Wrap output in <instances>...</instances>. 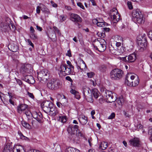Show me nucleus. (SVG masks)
Here are the masks:
<instances>
[{
	"label": "nucleus",
	"mask_w": 152,
	"mask_h": 152,
	"mask_svg": "<svg viewBox=\"0 0 152 152\" xmlns=\"http://www.w3.org/2000/svg\"><path fill=\"white\" fill-rule=\"evenodd\" d=\"M32 70L31 64H23L21 66L20 71L23 74L26 73H29Z\"/></svg>",
	"instance_id": "9d476101"
},
{
	"label": "nucleus",
	"mask_w": 152,
	"mask_h": 152,
	"mask_svg": "<svg viewBox=\"0 0 152 152\" xmlns=\"http://www.w3.org/2000/svg\"><path fill=\"white\" fill-rule=\"evenodd\" d=\"M84 96L85 98L87 101L89 102H93V99L91 94L90 93Z\"/></svg>",
	"instance_id": "4be33fe9"
},
{
	"label": "nucleus",
	"mask_w": 152,
	"mask_h": 152,
	"mask_svg": "<svg viewBox=\"0 0 152 152\" xmlns=\"http://www.w3.org/2000/svg\"><path fill=\"white\" fill-rule=\"evenodd\" d=\"M91 94L93 95L95 99H97L100 94L98 90L96 88H94L92 89L91 91Z\"/></svg>",
	"instance_id": "aec40b11"
},
{
	"label": "nucleus",
	"mask_w": 152,
	"mask_h": 152,
	"mask_svg": "<svg viewBox=\"0 0 152 152\" xmlns=\"http://www.w3.org/2000/svg\"><path fill=\"white\" fill-rule=\"evenodd\" d=\"M133 20L136 23L142 24L144 23L143 15L139 9H134L132 13Z\"/></svg>",
	"instance_id": "7ed1b4c3"
},
{
	"label": "nucleus",
	"mask_w": 152,
	"mask_h": 152,
	"mask_svg": "<svg viewBox=\"0 0 152 152\" xmlns=\"http://www.w3.org/2000/svg\"><path fill=\"white\" fill-rule=\"evenodd\" d=\"M16 81L17 83L19 84L20 86H21L23 83L22 81L18 79H16Z\"/></svg>",
	"instance_id": "3c124183"
},
{
	"label": "nucleus",
	"mask_w": 152,
	"mask_h": 152,
	"mask_svg": "<svg viewBox=\"0 0 152 152\" xmlns=\"http://www.w3.org/2000/svg\"><path fill=\"white\" fill-rule=\"evenodd\" d=\"M3 152H26V150L25 148L21 145L16 146L12 149V146L10 143H7Z\"/></svg>",
	"instance_id": "20e7f679"
},
{
	"label": "nucleus",
	"mask_w": 152,
	"mask_h": 152,
	"mask_svg": "<svg viewBox=\"0 0 152 152\" xmlns=\"http://www.w3.org/2000/svg\"><path fill=\"white\" fill-rule=\"evenodd\" d=\"M147 46V43L145 42L144 43L142 42V41H140L139 43V47L140 48L141 51H142L144 50V48L146 47Z\"/></svg>",
	"instance_id": "a878e982"
},
{
	"label": "nucleus",
	"mask_w": 152,
	"mask_h": 152,
	"mask_svg": "<svg viewBox=\"0 0 152 152\" xmlns=\"http://www.w3.org/2000/svg\"><path fill=\"white\" fill-rule=\"evenodd\" d=\"M66 55L69 57H71L72 56L71 51L70 50L67 51V53H66Z\"/></svg>",
	"instance_id": "864d4df0"
},
{
	"label": "nucleus",
	"mask_w": 152,
	"mask_h": 152,
	"mask_svg": "<svg viewBox=\"0 0 152 152\" xmlns=\"http://www.w3.org/2000/svg\"><path fill=\"white\" fill-rule=\"evenodd\" d=\"M129 142L130 144L134 146L138 147L140 145L139 140L137 138H134L131 140Z\"/></svg>",
	"instance_id": "dca6fc26"
},
{
	"label": "nucleus",
	"mask_w": 152,
	"mask_h": 152,
	"mask_svg": "<svg viewBox=\"0 0 152 152\" xmlns=\"http://www.w3.org/2000/svg\"><path fill=\"white\" fill-rule=\"evenodd\" d=\"M124 75V72L121 69L116 68L111 72L110 74V78L113 80H118L121 79Z\"/></svg>",
	"instance_id": "39448f33"
},
{
	"label": "nucleus",
	"mask_w": 152,
	"mask_h": 152,
	"mask_svg": "<svg viewBox=\"0 0 152 152\" xmlns=\"http://www.w3.org/2000/svg\"><path fill=\"white\" fill-rule=\"evenodd\" d=\"M110 16L112 19L115 23L118 21L120 18V16L117 10L115 8H114L110 11Z\"/></svg>",
	"instance_id": "9b49d317"
},
{
	"label": "nucleus",
	"mask_w": 152,
	"mask_h": 152,
	"mask_svg": "<svg viewBox=\"0 0 152 152\" xmlns=\"http://www.w3.org/2000/svg\"><path fill=\"white\" fill-rule=\"evenodd\" d=\"M24 80L29 84H33L35 82L34 77L31 75H27L24 77Z\"/></svg>",
	"instance_id": "6ab92c4d"
},
{
	"label": "nucleus",
	"mask_w": 152,
	"mask_h": 152,
	"mask_svg": "<svg viewBox=\"0 0 152 152\" xmlns=\"http://www.w3.org/2000/svg\"><path fill=\"white\" fill-rule=\"evenodd\" d=\"M10 47L9 49L10 48V50L13 52H15L17 51L18 49V46L16 45H15L14 44H10L9 45Z\"/></svg>",
	"instance_id": "b1692460"
},
{
	"label": "nucleus",
	"mask_w": 152,
	"mask_h": 152,
	"mask_svg": "<svg viewBox=\"0 0 152 152\" xmlns=\"http://www.w3.org/2000/svg\"><path fill=\"white\" fill-rule=\"evenodd\" d=\"M28 152H41L39 151L36 150H33V149L29 150Z\"/></svg>",
	"instance_id": "774afa93"
},
{
	"label": "nucleus",
	"mask_w": 152,
	"mask_h": 152,
	"mask_svg": "<svg viewBox=\"0 0 152 152\" xmlns=\"http://www.w3.org/2000/svg\"><path fill=\"white\" fill-rule=\"evenodd\" d=\"M33 117L36 119L38 122H41L42 119V115L40 112H34L33 114Z\"/></svg>",
	"instance_id": "f3484780"
},
{
	"label": "nucleus",
	"mask_w": 152,
	"mask_h": 152,
	"mask_svg": "<svg viewBox=\"0 0 152 152\" xmlns=\"http://www.w3.org/2000/svg\"><path fill=\"white\" fill-rule=\"evenodd\" d=\"M100 148L102 150H105L107 147V143L105 142H101L100 145Z\"/></svg>",
	"instance_id": "c756f323"
},
{
	"label": "nucleus",
	"mask_w": 152,
	"mask_h": 152,
	"mask_svg": "<svg viewBox=\"0 0 152 152\" xmlns=\"http://www.w3.org/2000/svg\"><path fill=\"white\" fill-rule=\"evenodd\" d=\"M108 101L110 103H111L114 101L115 99L114 98V96L112 94L110 97L107 99Z\"/></svg>",
	"instance_id": "e433bc0d"
},
{
	"label": "nucleus",
	"mask_w": 152,
	"mask_h": 152,
	"mask_svg": "<svg viewBox=\"0 0 152 152\" xmlns=\"http://www.w3.org/2000/svg\"><path fill=\"white\" fill-rule=\"evenodd\" d=\"M93 23H97L98 22H104L103 19L101 18H97L92 20Z\"/></svg>",
	"instance_id": "2f4dec72"
},
{
	"label": "nucleus",
	"mask_w": 152,
	"mask_h": 152,
	"mask_svg": "<svg viewBox=\"0 0 152 152\" xmlns=\"http://www.w3.org/2000/svg\"><path fill=\"white\" fill-rule=\"evenodd\" d=\"M50 3L53 7H57V4L55 3L53 1H50Z\"/></svg>",
	"instance_id": "13d9d810"
},
{
	"label": "nucleus",
	"mask_w": 152,
	"mask_h": 152,
	"mask_svg": "<svg viewBox=\"0 0 152 152\" xmlns=\"http://www.w3.org/2000/svg\"><path fill=\"white\" fill-rule=\"evenodd\" d=\"M125 83L128 86L132 87L137 86L139 83V79L136 75H131V74L127 75Z\"/></svg>",
	"instance_id": "f03ea898"
},
{
	"label": "nucleus",
	"mask_w": 152,
	"mask_h": 152,
	"mask_svg": "<svg viewBox=\"0 0 152 152\" xmlns=\"http://www.w3.org/2000/svg\"><path fill=\"white\" fill-rule=\"evenodd\" d=\"M106 43L105 40L101 39L97 42V46H95V45H93V46L95 49L100 52H102L106 49Z\"/></svg>",
	"instance_id": "423d86ee"
},
{
	"label": "nucleus",
	"mask_w": 152,
	"mask_h": 152,
	"mask_svg": "<svg viewBox=\"0 0 152 152\" xmlns=\"http://www.w3.org/2000/svg\"><path fill=\"white\" fill-rule=\"evenodd\" d=\"M42 6H38L37 7L36 12L37 13L39 14L40 12V9L41 10Z\"/></svg>",
	"instance_id": "49530a36"
},
{
	"label": "nucleus",
	"mask_w": 152,
	"mask_h": 152,
	"mask_svg": "<svg viewBox=\"0 0 152 152\" xmlns=\"http://www.w3.org/2000/svg\"><path fill=\"white\" fill-rule=\"evenodd\" d=\"M25 113L26 115L27 116H30L31 115V113L30 111H28L27 112H25Z\"/></svg>",
	"instance_id": "338daca9"
},
{
	"label": "nucleus",
	"mask_w": 152,
	"mask_h": 152,
	"mask_svg": "<svg viewBox=\"0 0 152 152\" xmlns=\"http://www.w3.org/2000/svg\"><path fill=\"white\" fill-rule=\"evenodd\" d=\"M27 94L28 96L31 98L33 99L34 98V96L33 94L28 92Z\"/></svg>",
	"instance_id": "4d7b16f0"
},
{
	"label": "nucleus",
	"mask_w": 152,
	"mask_h": 152,
	"mask_svg": "<svg viewBox=\"0 0 152 152\" xmlns=\"http://www.w3.org/2000/svg\"><path fill=\"white\" fill-rule=\"evenodd\" d=\"M73 127L74 129H75L76 130L77 132L78 130L79 126H78L77 125H74L73 126H72Z\"/></svg>",
	"instance_id": "052dcab7"
},
{
	"label": "nucleus",
	"mask_w": 152,
	"mask_h": 152,
	"mask_svg": "<svg viewBox=\"0 0 152 152\" xmlns=\"http://www.w3.org/2000/svg\"><path fill=\"white\" fill-rule=\"evenodd\" d=\"M77 5L80 7V8H81L83 9L84 10L85 9V7L82 4V3L81 2H78L77 4Z\"/></svg>",
	"instance_id": "8fccbe9b"
},
{
	"label": "nucleus",
	"mask_w": 152,
	"mask_h": 152,
	"mask_svg": "<svg viewBox=\"0 0 152 152\" xmlns=\"http://www.w3.org/2000/svg\"><path fill=\"white\" fill-rule=\"evenodd\" d=\"M72 152H80V150L74 148H72Z\"/></svg>",
	"instance_id": "bf43d9fd"
},
{
	"label": "nucleus",
	"mask_w": 152,
	"mask_h": 152,
	"mask_svg": "<svg viewBox=\"0 0 152 152\" xmlns=\"http://www.w3.org/2000/svg\"><path fill=\"white\" fill-rule=\"evenodd\" d=\"M22 125L25 128L30 129H31V126L29 124L24 121H23L21 122Z\"/></svg>",
	"instance_id": "c85d7f7f"
},
{
	"label": "nucleus",
	"mask_w": 152,
	"mask_h": 152,
	"mask_svg": "<svg viewBox=\"0 0 152 152\" xmlns=\"http://www.w3.org/2000/svg\"><path fill=\"white\" fill-rule=\"evenodd\" d=\"M97 34L100 37L104 38L105 36V34H104L102 33L98 32L97 33Z\"/></svg>",
	"instance_id": "603ef678"
},
{
	"label": "nucleus",
	"mask_w": 152,
	"mask_h": 152,
	"mask_svg": "<svg viewBox=\"0 0 152 152\" xmlns=\"http://www.w3.org/2000/svg\"><path fill=\"white\" fill-rule=\"evenodd\" d=\"M18 134L19 135L20 138L23 140H26L27 137L24 136L20 131L18 132Z\"/></svg>",
	"instance_id": "ea45409f"
},
{
	"label": "nucleus",
	"mask_w": 152,
	"mask_h": 152,
	"mask_svg": "<svg viewBox=\"0 0 152 152\" xmlns=\"http://www.w3.org/2000/svg\"><path fill=\"white\" fill-rule=\"evenodd\" d=\"M88 76L89 78H92L94 75V72H90L88 73H87Z\"/></svg>",
	"instance_id": "c03bdc74"
},
{
	"label": "nucleus",
	"mask_w": 152,
	"mask_h": 152,
	"mask_svg": "<svg viewBox=\"0 0 152 152\" xmlns=\"http://www.w3.org/2000/svg\"><path fill=\"white\" fill-rule=\"evenodd\" d=\"M67 65L65 64H61L59 69V75L64 76L68 75L72 73L74 71V66L72 65L69 61H66Z\"/></svg>",
	"instance_id": "f257e3e1"
},
{
	"label": "nucleus",
	"mask_w": 152,
	"mask_h": 152,
	"mask_svg": "<svg viewBox=\"0 0 152 152\" xmlns=\"http://www.w3.org/2000/svg\"><path fill=\"white\" fill-rule=\"evenodd\" d=\"M59 81L52 79L50 80L47 83L48 88L51 90H56L58 89L60 86Z\"/></svg>",
	"instance_id": "6e6552de"
},
{
	"label": "nucleus",
	"mask_w": 152,
	"mask_h": 152,
	"mask_svg": "<svg viewBox=\"0 0 152 152\" xmlns=\"http://www.w3.org/2000/svg\"><path fill=\"white\" fill-rule=\"evenodd\" d=\"M30 33H35V31L33 28V27L31 26L30 27Z\"/></svg>",
	"instance_id": "680f3d73"
},
{
	"label": "nucleus",
	"mask_w": 152,
	"mask_h": 152,
	"mask_svg": "<svg viewBox=\"0 0 152 152\" xmlns=\"http://www.w3.org/2000/svg\"><path fill=\"white\" fill-rule=\"evenodd\" d=\"M70 18L72 21L75 22H81L82 21V19L80 16L75 14H71Z\"/></svg>",
	"instance_id": "f8f14e48"
},
{
	"label": "nucleus",
	"mask_w": 152,
	"mask_h": 152,
	"mask_svg": "<svg viewBox=\"0 0 152 152\" xmlns=\"http://www.w3.org/2000/svg\"><path fill=\"white\" fill-rule=\"evenodd\" d=\"M72 147H69L66 149L65 151V152H72Z\"/></svg>",
	"instance_id": "5fc2aeb1"
},
{
	"label": "nucleus",
	"mask_w": 152,
	"mask_h": 152,
	"mask_svg": "<svg viewBox=\"0 0 152 152\" xmlns=\"http://www.w3.org/2000/svg\"><path fill=\"white\" fill-rule=\"evenodd\" d=\"M67 131L69 133L71 134H75L77 132L75 130L72 126H69L67 128Z\"/></svg>",
	"instance_id": "393cba45"
},
{
	"label": "nucleus",
	"mask_w": 152,
	"mask_h": 152,
	"mask_svg": "<svg viewBox=\"0 0 152 152\" xmlns=\"http://www.w3.org/2000/svg\"><path fill=\"white\" fill-rule=\"evenodd\" d=\"M28 107V105L24 104H20L17 107V112L20 114H21Z\"/></svg>",
	"instance_id": "2eb2a0df"
},
{
	"label": "nucleus",
	"mask_w": 152,
	"mask_h": 152,
	"mask_svg": "<svg viewBox=\"0 0 152 152\" xmlns=\"http://www.w3.org/2000/svg\"><path fill=\"white\" fill-rule=\"evenodd\" d=\"M41 10L45 14H46L48 15H49L50 14L49 9L45 6L43 4H42Z\"/></svg>",
	"instance_id": "5701e85b"
},
{
	"label": "nucleus",
	"mask_w": 152,
	"mask_h": 152,
	"mask_svg": "<svg viewBox=\"0 0 152 152\" xmlns=\"http://www.w3.org/2000/svg\"><path fill=\"white\" fill-rule=\"evenodd\" d=\"M66 79L68 81H69L71 83L73 82V80L69 76H66Z\"/></svg>",
	"instance_id": "6e6d98bb"
},
{
	"label": "nucleus",
	"mask_w": 152,
	"mask_h": 152,
	"mask_svg": "<svg viewBox=\"0 0 152 152\" xmlns=\"http://www.w3.org/2000/svg\"><path fill=\"white\" fill-rule=\"evenodd\" d=\"M52 108L53 109V110H50V111L48 113V114L51 116H55L58 113V111L55 109L54 106Z\"/></svg>",
	"instance_id": "bb28decb"
},
{
	"label": "nucleus",
	"mask_w": 152,
	"mask_h": 152,
	"mask_svg": "<svg viewBox=\"0 0 152 152\" xmlns=\"http://www.w3.org/2000/svg\"><path fill=\"white\" fill-rule=\"evenodd\" d=\"M127 5L129 9V10H132L133 9V7L132 5V3L129 1L127 2Z\"/></svg>",
	"instance_id": "a19ab883"
},
{
	"label": "nucleus",
	"mask_w": 152,
	"mask_h": 152,
	"mask_svg": "<svg viewBox=\"0 0 152 152\" xmlns=\"http://www.w3.org/2000/svg\"><path fill=\"white\" fill-rule=\"evenodd\" d=\"M66 16H64V15H61L59 16L60 21L62 22L65 21L66 20Z\"/></svg>",
	"instance_id": "58836bf2"
},
{
	"label": "nucleus",
	"mask_w": 152,
	"mask_h": 152,
	"mask_svg": "<svg viewBox=\"0 0 152 152\" xmlns=\"http://www.w3.org/2000/svg\"><path fill=\"white\" fill-rule=\"evenodd\" d=\"M78 119L80 123L83 126L87 124L88 120V118L83 115H79Z\"/></svg>",
	"instance_id": "4468645a"
},
{
	"label": "nucleus",
	"mask_w": 152,
	"mask_h": 152,
	"mask_svg": "<svg viewBox=\"0 0 152 152\" xmlns=\"http://www.w3.org/2000/svg\"><path fill=\"white\" fill-rule=\"evenodd\" d=\"M79 62V64L77 65L78 69L79 68L83 71L85 70L87 68V66L84 61L82 59H80Z\"/></svg>",
	"instance_id": "a211bd4d"
},
{
	"label": "nucleus",
	"mask_w": 152,
	"mask_h": 152,
	"mask_svg": "<svg viewBox=\"0 0 152 152\" xmlns=\"http://www.w3.org/2000/svg\"><path fill=\"white\" fill-rule=\"evenodd\" d=\"M90 89L87 87L84 88H83V94L84 96L90 93H89Z\"/></svg>",
	"instance_id": "72a5a7b5"
},
{
	"label": "nucleus",
	"mask_w": 152,
	"mask_h": 152,
	"mask_svg": "<svg viewBox=\"0 0 152 152\" xmlns=\"http://www.w3.org/2000/svg\"><path fill=\"white\" fill-rule=\"evenodd\" d=\"M105 96L107 98V99L108 98H109L110 96L113 94V93H112V92L111 91H107L105 92Z\"/></svg>",
	"instance_id": "c9c22d12"
},
{
	"label": "nucleus",
	"mask_w": 152,
	"mask_h": 152,
	"mask_svg": "<svg viewBox=\"0 0 152 152\" xmlns=\"http://www.w3.org/2000/svg\"><path fill=\"white\" fill-rule=\"evenodd\" d=\"M133 42H130L129 43L127 44L126 46V49L129 51H130L133 48Z\"/></svg>",
	"instance_id": "7c9ffc66"
},
{
	"label": "nucleus",
	"mask_w": 152,
	"mask_h": 152,
	"mask_svg": "<svg viewBox=\"0 0 152 152\" xmlns=\"http://www.w3.org/2000/svg\"><path fill=\"white\" fill-rule=\"evenodd\" d=\"M148 133L151 134V136L150 137V139L152 142V128L151 129L149 130Z\"/></svg>",
	"instance_id": "e2e57ef3"
},
{
	"label": "nucleus",
	"mask_w": 152,
	"mask_h": 152,
	"mask_svg": "<svg viewBox=\"0 0 152 152\" xmlns=\"http://www.w3.org/2000/svg\"><path fill=\"white\" fill-rule=\"evenodd\" d=\"M136 58V55L133 53L129 55L128 56L121 58L120 60L126 63H132L134 62Z\"/></svg>",
	"instance_id": "1a4fd4ad"
},
{
	"label": "nucleus",
	"mask_w": 152,
	"mask_h": 152,
	"mask_svg": "<svg viewBox=\"0 0 152 152\" xmlns=\"http://www.w3.org/2000/svg\"><path fill=\"white\" fill-rule=\"evenodd\" d=\"M53 28L54 29V34L55 35V37H56V32H57L58 34H60L61 33L60 32L59 30L58 29V28L57 27H56V26H54L53 27Z\"/></svg>",
	"instance_id": "4c0bfd02"
},
{
	"label": "nucleus",
	"mask_w": 152,
	"mask_h": 152,
	"mask_svg": "<svg viewBox=\"0 0 152 152\" xmlns=\"http://www.w3.org/2000/svg\"><path fill=\"white\" fill-rule=\"evenodd\" d=\"M115 116V114L114 113H112L111 115H110L108 117V119H111L114 118Z\"/></svg>",
	"instance_id": "09e8293b"
},
{
	"label": "nucleus",
	"mask_w": 152,
	"mask_h": 152,
	"mask_svg": "<svg viewBox=\"0 0 152 152\" xmlns=\"http://www.w3.org/2000/svg\"><path fill=\"white\" fill-rule=\"evenodd\" d=\"M37 74L38 77L47 79L46 77L48 75V71L47 69H44L38 73Z\"/></svg>",
	"instance_id": "ddd939ff"
},
{
	"label": "nucleus",
	"mask_w": 152,
	"mask_h": 152,
	"mask_svg": "<svg viewBox=\"0 0 152 152\" xmlns=\"http://www.w3.org/2000/svg\"><path fill=\"white\" fill-rule=\"evenodd\" d=\"M94 24H96L97 26L100 27H103L105 26L104 22H98L97 23H95Z\"/></svg>",
	"instance_id": "79ce46f5"
},
{
	"label": "nucleus",
	"mask_w": 152,
	"mask_h": 152,
	"mask_svg": "<svg viewBox=\"0 0 152 152\" xmlns=\"http://www.w3.org/2000/svg\"><path fill=\"white\" fill-rule=\"evenodd\" d=\"M142 126L141 124H139L137 125V127H136V128L137 129H141V128H142Z\"/></svg>",
	"instance_id": "69168bd1"
},
{
	"label": "nucleus",
	"mask_w": 152,
	"mask_h": 152,
	"mask_svg": "<svg viewBox=\"0 0 152 152\" xmlns=\"http://www.w3.org/2000/svg\"><path fill=\"white\" fill-rule=\"evenodd\" d=\"M118 104L119 105H122L124 103V99L123 97L121 96H120L119 98L117 99V101Z\"/></svg>",
	"instance_id": "473e14b6"
},
{
	"label": "nucleus",
	"mask_w": 152,
	"mask_h": 152,
	"mask_svg": "<svg viewBox=\"0 0 152 152\" xmlns=\"http://www.w3.org/2000/svg\"><path fill=\"white\" fill-rule=\"evenodd\" d=\"M148 35L149 38L152 40V30L149 31Z\"/></svg>",
	"instance_id": "de8ad7c7"
},
{
	"label": "nucleus",
	"mask_w": 152,
	"mask_h": 152,
	"mask_svg": "<svg viewBox=\"0 0 152 152\" xmlns=\"http://www.w3.org/2000/svg\"><path fill=\"white\" fill-rule=\"evenodd\" d=\"M29 36L30 38L33 40H36L38 39V37L35 34V33H30Z\"/></svg>",
	"instance_id": "f704fd0d"
},
{
	"label": "nucleus",
	"mask_w": 152,
	"mask_h": 152,
	"mask_svg": "<svg viewBox=\"0 0 152 152\" xmlns=\"http://www.w3.org/2000/svg\"><path fill=\"white\" fill-rule=\"evenodd\" d=\"M57 120L62 123H65L67 120V118L66 116H60L57 118Z\"/></svg>",
	"instance_id": "cd10ccee"
},
{
	"label": "nucleus",
	"mask_w": 152,
	"mask_h": 152,
	"mask_svg": "<svg viewBox=\"0 0 152 152\" xmlns=\"http://www.w3.org/2000/svg\"><path fill=\"white\" fill-rule=\"evenodd\" d=\"M26 41L28 43V45H31L33 48H34V45L30 39H27Z\"/></svg>",
	"instance_id": "a18cd8bd"
},
{
	"label": "nucleus",
	"mask_w": 152,
	"mask_h": 152,
	"mask_svg": "<svg viewBox=\"0 0 152 152\" xmlns=\"http://www.w3.org/2000/svg\"><path fill=\"white\" fill-rule=\"evenodd\" d=\"M70 92L72 94L74 95V97L76 99H79L80 98V95L79 92L75 90L72 89L70 91Z\"/></svg>",
	"instance_id": "412c9836"
},
{
	"label": "nucleus",
	"mask_w": 152,
	"mask_h": 152,
	"mask_svg": "<svg viewBox=\"0 0 152 152\" xmlns=\"http://www.w3.org/2000/svg\"><path fill=\"white\" fill-rule=\"evenodd\" d=\"M103 29L105 32H108L110 31V30L109 28L107 27H105L103 28Z\"/></svg>",
	"instance_id": "0e129e2a"
},
{
	"label": "nucleus",
	"mask_w": 152,
	"mask_h": 152,
	"mask_svg": "<svg viewBox=\"0 0 152 152\" xmlns=\"http://www.w3.org/2000/svg\"><path fill=\"white\" fill-rule=\"evenodd\" d=\"M55 152H62L60 145H57V148L55 150Z\"/></svg>",
	"instance_id": "37998d69"
},
{
	"label": "nucleus",
	"mask_w": 152,
	"mask_h": 152,
	"mask_svg": "<svg viewBox=\"0 0 152 152\" xmlns=\"http://www.w3.org/2000/svg\"><path fill=\"white\" fill-rule=\"evenodd\" d=\"M41 106L43 111L48 114L50 110H53V105L50 101H45L42 103Z\"/></svg>",
	"instance_id": "0eeeda50"
}]
</instances>
